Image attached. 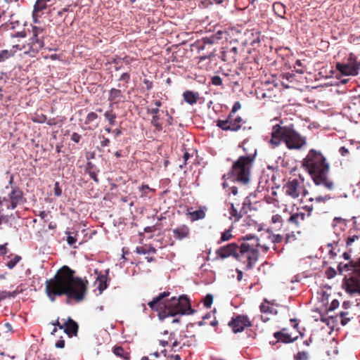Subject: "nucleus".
Here are the masks:
<instances>
[{
  "mask_svg": "<svg viewBox=\"0 0 360 360\" xmlns=\"http://www.w3.org/2000/svg\"><path fill=\"white\" fill-rule=\"evenodd\" d=\"M95 285L98 290V295H101L103 291L107 288L106 277L103 275H99L97 276Z\"/></svg>",
  "mask_w": 360,
  "mask_h": 360,
  "instance_id": "aec40b11",
  "label": "nucleus"
},
{
  "mask_svg": "<svg viewBox=\"0 0 360 360\" xmlns=\"http://www.w3.org/2000/svg\"><path fill=\"white\" fill-rule=\"evenodd\" d=\"M53 325H58L60 329H64V332L70 337L76 335L78 330L77 323L70 317H68L67 321L64 320L63 324H60L58 321H56Z\"/></svg>",
  "mask_w": 360,
  "mask_h": 360,
  "instance_id": "9b49d317",
  "label": "nucleus"
},
{
  "mask_svg": "<svg viewBox=\"0 0 360 360\" xmlns=\"http://www.w3.org/2000/svg\"><path fill=\"white\" fill-rule=\"evenodd\" d=\"M160 117L158 115H153L151 119L152 124L158 130H162V124L159 122Z\"/></svg>",
  "mask_w": 360,
  "mask_h": 360,
  "instance_id": "2f4dec72",
  "label": "nucleus"
},
{
  "mask_svg": "<svg viewBox=\"0 0 360 360\" xmlns=\"http://www.w3.org/2000/svg\"><path fill=\"white\" fill-rule=\"evenodd\" d=\"M353 59H355V56L353 54L349 56V63L347 64L338 63L336 65L338 71L343 75L345 76H356L358 73V67L356 68Z\"/></svg>",
  "mask_w": 360,
  "mask_h": 360,
  "instance_id": "9d476101",
  "label": "nucleus"
},
{
  "mask_svg": "<svg viewBox=\"0 0 360 360\" xmlns=\"http://www.w3.org/2000/svg\"><path fill=\"white\" fill-rule=\"evenodd\" d=\"M296 360H307V354L305 352H299L295 356Z\"/></svg>",
  "mask_w": 360,
  "mask_h": 360,
  "instance_id": "37998d69",
  "label": "nucleus"
},
{
  "mask_svg": "<svg viewBox=\"0 0 360 360\" xmlns=\"http://www.w3.org/2000/svg\"><path fill=\"white\" fill-rule=\"evenodd\" d=\"M149 112L150 114H152L153 115H158V112H159V108H151L150 110H149Z\"/></svg>",
  "mask_w": 360,
  "mask_h": 360,
  "instance_id": "6e6d98bb",
  "label": "nucleus"
},
{
  "mask_svg": "<svg viewBox=\"0 0 360 360\" xmlns=\"http://www.w3.org/2000/svg\"><path fill=\"white\" fill-rule=\"evenodd\" d=\"M184 101L189 105H193L197 103L198 99V94L191 91H186L184 94Z\"/></svg>",
  "mask_w": 360,
  "mask_h": 360,
  "instance_id": "a211bd4d",
  "label": "nucleus"
},
{
  "mask_svg": "<svg viewBox=\"0 0 360 360\" xmlns=\"http://www.w3.org/2000/svg\"><path fill=\"white\" fill-rule=\"evenodd\" d=\"M229 326L232 328L234 333L243 332L245 328L251 326V322L246 316L240 315L233 319Z\"/></svg>",
  "mask_w": 360,
  "mask_h": 360,
  "instance_id": "1a4fd4ad",
  "label": "nucleus"
},
{
  "mask_svg": "<svg viewBox=\"0 0 360 360\" xmlns=\"http://www.w3.org/2000/svg\"><path fill=\"white\" fill-rule=\"evenodd\" d=\"M349 321V319H342V320L341 321V323H342V325H345V324H347V323H348V321Z\"/></svg>",
  "mask_w": 360,
  "mask_h": 360,
  "instance_id": "774afa93",
  "label": "nucleus"
},
{
  "mask_svg": "<svg viewBox=\"0 0 360 360\" xmlns=\"http://www.w3.org/2000/svg\"><path fill=\"white\" fill-rule=\"evenodd\" d=\"M271 221L274 224H281L282 222V217L279 214H274L271 217Z\"/></svg>",
  "mask_w": 360,
  "mask_h": 360,
  "instance_id": "ea45409f",
  "label": "nucleus"
},
{
  "mask_svg": "<svg viewBox=\"0 0 360 360\" xmlns=\"http://www.w3.org/2000/svg\"><path fill=\"white\" fill-rule=\"evenodd\" d=\"M20 259L21 257L20 256L15 255L13 259H11L6 263V266L9 269H13L17 264V263L19 262Z\"/></svg>",
  "mask_w": 360,
  "mask_h": 360,
  "instance_id": "473e14b6",
  "label": "nucleus"
},
{
  "mask_svg": "<svg viewBox=\"0 0 360 360\" xmlns=\"http://www.w3.org/2000/svg\"><path fill=\"white\" fill-rule=\"evenodd\" d=\"M13 37H20V38H24L26 37V32L25 30H22V31H20V32H16Z\"/></svg>",
  "mask_w": 360,
  "mask_h": 360,
  "instance_id": "de8ad7c7",
  "label": "nucleus"
},
{
  "mask_svg": "<svg viewBox=\"0 0 360 360\" xmlns=\"http://www.w3.org/2000/svg\"><path fill=\"white\" fill-rule=\"evenodd\" d=\"M155 108H159L162 105V103L160 101H155L154 103Z\"/></svg>",
  "mask_w": 360,
  "mask_h": 360,
  "instance_id": "0e129e2a",
  "label": "nucleus"
},
{
  "mask_svg": "<svg viewBox=\"0 0 360 360\" xmlns=\"http://www.w3.org/2000/svg\"><path fill=\"white\" fill-rule=\"evenodd\" d=\"M240 254L245 257L248 259L247 268L251 269L254 264L258 259V250L255 247V244L249 243H243L240 247Z\"/></svg>",
  "mask_w": 360,
  "mask_h": 360,
  "instance_id": "6e6552de",
  "label": "nucleus"
},
{
  "mask_svg": "<svg viewBox=\"0 0 360 360\" xmlns=\"http://www.w3.org/2000/svg\"><path fill=\"white\" fill-rule=\"evenodd\" d=\"M54 195L59 197L62 195V189L59 186V183L56 181L54 185Z\"/></svg>",
  "mask_w": 360,
  "mask_h": 360,
  "instance_id": "e433bc0d",
  "label": "nucleus"
},
{
  "mask_svg": "<svg viewBox=\"0 0 360 360\" xmlns=\"http://www.w3.org/2000/svg\"><path fill=\"white\" fill-rule=\"evenodd\" d=\"M6 245L7 243H4L0 245V254L4 255L6 253Z\"/></svg>",
  "mask_w": 360,
  "mask_h": 360,
  "instance_id": "8fccbe9b",
  "label": "nucleus"
},
{
  "mask_svg": "<svg viewBox=\"0 0 360 360\" xmlns=\"http://www.w3.org/2000/svg\"><path fill=\"white\" fill-rule=\"evenodd\" d=\"M51 0H37L34 8V14L46 8L47 3Z\"/></svg>",
  "mask_w": 360,
  "mask_h": 360,
  "instance_id": "bb28decb",
  "label": "nucleus"
},
{
  "mask_svg": "<svg viewBox=\"0 0 360 360\" xmlns=\"http://www.w3.org/2000/svg\"><path fill=\"white\" fill-rule=\"evenodd\" d=\"M97 118V115L95 112H90L86 117V122H91L94 121Z\"/></svg>",
  "mask_w": 360,
  "mask_h": 360,
  "instance_id": "79ce46f5",
  "label": "nucleus"
},
{
  "mask_svg": "<svg viewBox=\"0 0 360 360\" xmlns=\"http://www.w3.org/2000/svg\"><path fill=\"white\" fill-rule=\"evenodd\" d=\"M55 345L57 348H63L65 346V342L64 340H58Z\"/></svg>",
  "mask_w": 360,
  "mask_h": 360,
  "instance_id": "603ef678",
  "label": "nucleus"
},
{
  "mask_svg": "<svg viewBox=\"0 0 360 360\" xmlns=\"http://www.w3.org/2000/svg\"><path fill=\"white\" fill-rule=\"evenodd\" d=\"M173 236L178 240H182L189 234V229L186 225H182L172 230Z\"/></svg>",
  "mask_w": 360,
  "mask_h": 360,
  "instance_id": "dca6fc26",
  "label": "nucleus"
},
{
  "mask_svg": "<svg viewBox=\"0 0 360 360\" xmlns=\"http://www.w3.org/2000/svg\"><path fill=\"white\" fill-rule=\"evenodd\" d=\"M274 337L278 341H281L284 343H290L294 342L297 336L292 337L288 332L286 329H283L279 332H276L274 333Z\"/></svg>",
  "mask_w": 360,
  "mask_h": 360,
  "instance_id": "ddd939ff",
  "label": "nucleus"
},
{
  "mask_svg": "<svg viewBox=\"0 0 360 360\" xmlns=\"http://www.w3.org/2000/svg\"><path fill=\"white\" fill-rule=\"evenodd\" d=\"M284 141L289 149H300L306 144L305 137L301 136L292 127V125L281 126L275 124L271 131L270 144L275 148Z\"/></svg>",
  "mask_w": 360,
  "mask_h": 360,
  "instance_id": "20e7f679",
  "label": "nucleus"
},
{
  "mask_svg": "<svg viewBox=\"0 0 360 360\" xmlns=\"http://www.w3.org/2000/svg\"><path fill=\"white\" fill-rule=\"evenodd\" d=\"M231 189V193L233 195H236L238 193V189L236 186H232Z\"/></svg>",
  "mask_w": 360,
  "mask_h": 360,
  "instance_id": "052dcab7",
  "label": "nucleus"
},
{
  "mask_svg": "<svg viewBox=\"0 0 360 360\" xmlns=\"http://www.w3.org/2000/svg\"><path fill=\"white\" fill-rule=\"evenodd\" d=\"M284 77H285L288 80H290L292 77V75L290 73L285 74Z\"/></svg>",
  "mask_w": 360,
  "mask_h": 360,
  "instance_id": "69168bd1",
  "label": "nucleus"
},
{
  "mask_svg": "<svg viewBox=\"0 0 360 360\" xmlns=\"http://www.w3.org/2000/svg\"><path fill=\"white\" fill-rule=\"evenodd\" d=\"M345 285L347 291L350 294L360 293V285L356 284L354 280L348 281Z\"/></svg>",
  "mask_w": 360,
  "mask_h": 360,
  "instance_id": "4be33fe9",
  "label": "nucleus"
},
{
  "mask_svg": "<svg viewBox=\"0 0 360 360\" xmlns=\"http://www.w3.org/2000/svg\"><path fill=\"white\" fill-rule=\"evenodd\" d=\"M333 226L335 229V231H342L345 230L347 226L346 221L341 217H335L333 220Z\"/></svg>",
  "mask_w": 360,
  "mask_h": 360,
  "instance_id": "b1692460",
  "label": "nucleus"
},
{
  "mask_svg": "<svg viewBox=\"0 0 360 360\" xmlns=\"http://www.w3.org/2000/svg\"><path fill=\"white\" fill-rule=\"evenodd\" d=\"M136 252L139 255H146V254L148 253V250H146V248L144 247L139 246V247H136Z\"/></svg>",
  "mask_w": 360,
  "mask_h": 360,
  "instance_id": "a19ab883",
  "label": "nucleus"
},
{
  "mask_svg": "<svg viewBox=\"0 0 360 360\" xmlns=\"http://www.w3.org/2000/svg\"><path fill=\"white\" fill-rule=\"evenodd\" d=\"M32 36L28 44L29 49L25 46L24 53L30 54L31 52L37 53L44 46V29L41 27L34 26L32 27Z\"/></svg>",
  "mask_w": 360,
  "mask_h": 360,
  "instance_id": "423d86ee",
  "label": "nucleus"
},
{
  "mask_svg": "<svg viewBox=\"0 0 360 360\" xmlns=\"http://www.w3.org/2000/svg\"><path fill=\"white\" fill-rule=\"evenodd\" d=\"M73 274L72 270L63 266L54 278L46 281V292L52 302L56 295H66L68 300L77 302L83 300L86 290V283Z\"/></svg>",
  "mask_w": 360,
  "mask_h": 360,
  "instance_id": "f257e3e1",
  "label": "nucleus"
},
{
  "mask_svg": "<svg viewBox=\"0 0 360 360\" xmlns=\"http://www.w3.org/2000/svg\"><path fill=\"white\" fill-rule=\"evenodd\" d=\"M212 83L215 86H220L222 84V79L219 76H214L212 78Z\"/></svg>",
  "mask_w": 360,
  "mask_h": 360,
  "instance_id": "58836bf2",
  "label": "nucleus"
},
{
  "mask_svg": "<svg viewBox=\"0 0 360 360\" xmlns=\"http://www.w3.org/2000/svg\"><path fill=\"white\" fill-rule=\"evenodd\" d=\"M188 214L191 216V221H197L199 219H202L205 217V212L204 208H200L193 212H188Z\"/></svg>",
  "mask_w": 360,
  "mask_h": 360,
  "instance_id": "5701e85b",
  "label": "nucleus"
},
{
  "mask_svg": "<svg viewBox=\"0 0 360 360\" xmlns=\"http://www.w3.org/2000/svg\"><path fill=\"white\" fill-rule=\"evenodd\" d=\"M104 116L111 125H115V120L116 117L114 114L107 111L105 112Z\"/></svg>",
  "mask_w": 360,
  "mask_h": 360,
  "instance_id": "f704fd0d",
  "label": "nucleus"
},
{
  "mask_svg": "<svg viewBox=\"0 0 360 360\" xmlns=\"http://www.w3.org/2000/svg\"><path fill=\"white\" fill-rule=\"evenodd\" d=\"M255 247H259L264 252H267L269 249L266 243H262L259 239H255Z\"/></svg>",
  "mask_w": 360,
  "mask_h": 360,
  "instance_id": "c9c22d12",
  "label": "nucleus"
},
{
  "mask_svg": "<svg viewBox=\"0 0 360 360\" xmlns=\"http://www.w3.org/2000/svg\"><path fill=\"white\" fill-rule=\"evenodd\" d=\"M22 49H25V45L21 47L19 44H16L13 46V49H15L14 51H13V50L1 51L0 52V62H3L5 60L11 57L12 56H13V54L16 52L17 50H22Z\"/></svg>",
  "mask_w": 360,
  "mask_h": 360,
  "instance_id": "f3484780",
  "label": "nucleus"
},
{
  "mask_svg": "<svg viewBox=\"0 0 360 360\" xmlns=\"http://www.w3.org/2000/svg\"><path fill=\"white\" fill-rule=\"evenodd\" d=\"M169 295V292H162L148 302V306L158 312V317L160 320L177 314H192L194 313V311L191 308L188 298L185 295L179 296V298L173 297L167 304H165L162 300Z\"/></svg>",
  "mask_w": 360,
  "mask_h": 360,
  "instance_id": "7ed1b4c3",
  "label": "nucleus"
},
{
  "mask_svg": "<svg viewBox=\"0 0 360 360\" xmlns=\"http://www.w3.org/2000/svg\"><path fill=\"white\" fill-rule=\"evenodd\" d=\"M283 190L287 195L293 199L298 198L300 196H304L307 194V191L302 179H293L289 181L283 187Z\"/></svg>",
  "mask_w": 360,
  "mask_h": 360,
  "instance_id": "0eeeda50",
  "label": "nucleus"
},
{
  "mask_svg": "<svg viewBox=\"0 0 360 360\" xmlns=\"http://www.w3.org/2000/svg\"><path fill=\"white\" fill-rule=\"evenodd\" d=\"M166 115L168 117L167 118V122L169 123V124H172V117L171 115H169V113L167 112V111H166Z\"/></svg>",
  "mask_w": 360,
  "mask_h": 360,
  "instance_id": "680f3d73",
  "label": "nucleus"
},
{
  "mask_svg": "<svg viewBox=\"0 0 360 360\" xmlns=\"http://www.w3.org/2000/svg\"><path fill=\"white\" fill-rule=\"evenodd\" d=\"M353 63H354V64L356 68L358 67V71H359V69H360V61L359 62H356V58H355L354 60L353 59Z\"/></svg>",
  "mask_w": 360,
  "mask_h": 360,
  "instance_id": "e2e57ef3",
  "label": "nucleus"
},
{
  "mask_svg": "<svg viewBox=\"0 0 360 360\" xmlns=\"http://www.w3.org/2000/svg\"><path fill=\"white\" fill-rule=\"evenodd\" d=\"M243 239L245 240H252V243L253 244L255 245V239H258L255 235H252V234H249V235H246Z\"/></svg>",
  "mask_w": 360,
  "mask_h": 360,
  "instance_id": "a18cd8bd",
  "label": "nucleus"
},
{
  "mask_svg": "<svg viewBox=\"0 0 360 360\" xmlns=\"http://www.w3.org/2000/svg\"><path fill=\"white\" fill-rule=\"evenodd\" d=\"M332 198H333V197L330 195L326 194L323 195H316L314 198H311L309 200L311 202H314L315 203L321 204V203H326L327 201H328L329 200H330Z\"/></svg>",
  "mask_w": 360,
  "mask_h": 360,
  "instance_id": "393cba45",
  "label": "nucleus"
},
{
  "mask_svg": "<svg viewBox=\"0 0 360 360\" xmlns=\"http://www.w3.org/2000/svg\"><path fill=\"white\" fill-rule=\"evenodd\" d=\"M4 327L6 328V332L11 331V330H12V326H11V325L9 323H6L4 324Z\"/></svg>",
  "mask_w": 360,
  "mask_h": 360,
  "instance_id": "13d9d810",
  "label": "nucleus"
},
{
  "mask_svg": "<svg viewBox=\"0 0 360 360\" xmlns=\"http://www.w3.org/2000/svg\"><path fill=\"white\" fill-rule=\"evenodd\" d=\"M129 79V75L128 73L127 72H124L123 73L121 77H120V79L121 80H124V81H128V79Z\"/></svg>",
  "mask_w": 360,
  "mask_h": 360,
  "instance_id": "864d4df0",
  "label": "nucleus"
},
{
  "mask_svg": "<svg viewBox=\"0 0 360 360\" xmlns=\"http://www.w3.org/2000/svg\"><path fill=\"white\" fill-rule=\"evenodd\" d=\"M237 273H238L237 279L238 281H240L243 278V272L240 270H237Z\"/></svg>",
  "mask_w": 360,
  "mask_h": 360,
  "instance_id": "bf43d9fd",
  "label": "nucleus"
},
{
  "mask_svg": "<svg viewBox=\"0 0 360 360\" xmlns=\"http://www.w3.org/2000/svg\"><path fill=\"white\" fill-rule=\"evenodd\" d=\"M233 124H239L240 125V123L242 122V119L240 117H237L234 119V120H232Z\"/></svg>",
  "mask_w": 360,
  "mask_h": 360,
  "instance_id": "4d7b16f0",
  "label": "nucleus"
},
{
  "mask_svg": "<svg viewBox=\"0 0 360 360\" xmlns=\"http://www.w3.org/2000/svg\"><path fill=\"white\" fill-rule=\"evenodd\" d=\"M66 234H68V237H67V242L69 245H73L77 240L76 238H75L73 236H70L68 233L66 232Z\"/></svg>",
  "mask_w": 360,
  "mask_h": 360,
  "instance_id": "c03bdc74",
  "label": "nucleus"
},
{
  "mask_svg": "<svg viewBox=\"0 0 360 360\" xmlns=\"http://www.w3.org/2000/svg\"><path fill=\"white\" fill-rule=\"evenodd\" d=\"M302 166L311 176L319 191L321 186L329 191L333 189V182L328 179L329 164L321 153L311 149L302 161Z\"/></svg>",
  "mask_w": 360,
  "mask_h": 360,
  "instance_id": "f03ea898",
  "label": "nucleus"
},
{
  "mask_svg": "<svg viewBox=\"0 0 360 360\" xmlns=\"http://www.w3.org/2000/svg\"><path fill=\"white\" fill-rule=\"evenodd\" d=\"M213 302V296L211 294H207L204 298V306L206 308H210Z\"/></svg>",
  "mask_w": 360,
  "mask_h": 360,
  "instance_id": "72a5a7b5",
  "label": "nucleus"
},
{
  "mask_svg": "<svg viewBox=\"0 0 360 360\" xmlns=\"http://www.w3.org/2000/svg\"><path fill=\"white\" fill-rule=\"evenodd\" d=\"M10 199L11 204L16 207V206L22 202V193L19 189H13L8 195Z\"/></svg>",
  "mask_w": 360,
  "mask_h": 360,
  "instance_id": "2eb2a0df",
  "label": "nucleus"
},
{
  "mask_svg": "<svg viewBox=\"0 0 360 360\" xmlns=\"http://www.w3.org/2000/svg\"><path fill=\"white\" fill-rule=\"evenodd\" d=\"M122 96V92L120 90L117 89H112L110 92L109 99L110 101H115L116 98Z\"/></svg>",
  "mask_w": 360,
  "mask_h": 360,
  "instance_id": "7c9ffc66",
  "label": "nucleus"
},
{
  "mask_svg": "<svg viewBox=\"0 0 360 360\" xmlns=\"http://www.w3.org/2000/svg\"><path fill=\"white\" fill-rule=\"evenodd\" d=\"M110 141L107 138H104L103 140L101 141V144L102 146L105 147L108 145Z\"/></svg>",
  "mask_w": 360,
  "mask_h": 360,
  "instance_id": "5fc2aeb1",
  "label": "nucleus"
},
{
  "mask_svg": "<svg viewBox=\"0 0 360 360\" xmlns=\"http://www.w3.org/2000/svg\"><path fill=\"white\" fill-rule=\"evenodd\" d=\"M305 217L306 214L304 212L295 213L290 217L288 221L298 227L300 223L305 219Z\"/></svg>",
  "mask_w": 360,
  "mask_h": 360,
  "instance_id": "6ab92c4d",
  "label": "nucleus"
},
{
  "mask_svg": "<svg viewBox=\"0 0 360 360\" xmlns=\"http://www.w3.org/2000/svg\"><path fill=\"white\" fill-rule=\"evenodd\" d=\"M229 214L230 217L229 218L231 219H233L234 221H238L241 218V214L240 212H238V210L234 207L233 204L231 205V207L229 209Z\"/></svg>",
  "mask_w": 360,
  "mask_h": 360,
  "instance_id": "cd10ccee",
  "label": "nucleus"
},
{
  "mask_svg": "<svg viewBox=\"0 0 360 360\" xmlns=\"http://www.w3.org/2000/svg\"><path fill=\"white\" fill-rule=\"evenodd\" d=\"M260 311L262 313L276 314L275 309L268 302H264L260 305Z\"/></svg>",
  "mask_w": 360,
  "mask_h": 360,
  "instance_id": "a878e982",
  "label": "nucleus"
},
{
  "mask_svg": "<svg viewBox=\"0 0 360 360\" xmlns=\"http://www.w3.org/2000/svg\"><path fill=\"white\" fill-rule=\"evenodd\" d=\"M267 239L270 240L272 243H278L282 240V236L279 234H273L271 233H268Z\"/></svg>",
  "mask_w": 360,
  "mask_h": 360,
  "instance_id": "c756f323",
  "label": "nucleus"
},
{
  "mask_svg": "<svg viewBox=\"0 0 360 360\" xmlns=\"http://www.w3.org/2000/svg\"><path fill=\"white\" fill-rule=\"evenodd\" d=\"M231 232L230 230H227L224 231L221 235V240L222 241H227L231 238Z\"/></svg>",
  "mask_w": 360,
  "mask_h": 360,
  "instance_id": "4c0bfd02",
  "label": "nucleus"
},
{
  "mask_svg": "<svg viewBox=\"0 0 360 360\" xmlns=\"http://www.w3.org/2000/svg\"><path fill=\"white\" fill-rule=\"evenodd\" d=\"M356 239H358L357 236H353L352 237L348 238L347 245H351Z\"/></svg>",
  "mask_w": 360,
  "mask_h": 360,
  "instance_id": "49530a36",
  "label": "nucleus"
},
{
  "mask_svg": "<svg viewBox=\"0 0 360 360\" xmlns=\"http://www.w3.org/2000/svg\"><path fill=\"white\" fill-rule=\"evenodd\" d=\"M217 126L223 130L237 131L240 128V125L239 124H233L231 118L226 120H219Z\"/></svg>",
  "mask_w": 360,
  "mask_h": 360,
  "instance_id": "4468645a",
  "label": "nucleus"
},
{
  "mask_svg": "<svg viewBox=\"0 0 360 360\" xmlns=\"http://www.w3.org/2000/svg\"><path fill=\"white\" fill-rule=\"evenodd\" d=\"M15 208L13 205L11 204L10 199L8 198L0 197V212H4L8 210H12Z\"/></svg>",
  "mask_w": 360,
  "mask_h": 360,
  "instance_id": "412c9836",
  "label": "nucleus"
},
{
  "mask_svg": "<svg viewBox=\"0 0 360 360\" xmlns=\"http://www.w3.org/2000/svg\"><path fill=\"white\" fill-rule=\"evenodd\" d=\"M254 157L240 156L232 166L231 171L224 175L232 181L247 184L250 181V169L254 162Z\"/></svg>",
  "mask_w": 360,
  "mask_h": 360,
  "instance_id": "39448f33",
  "label": "nucleus"
},
{
  "mask_svg": "<svg viewBox=\"0 0 360 360\" xmlns=\"http://www.w3.org/2000/svg\"><path fill=\"white\" fill-rule=\"evenodd\" d=\"M184 160H185V162H186V160L189 158V154L188 153H185L184 154Z\"/></svg>",
  "mask_w": 360,
  "mask_h": 360,
  "instance_id": "338daca9",
  "label": "nucleus"
},
{
  "mask_svg": "<svg viewBox=\"0 0 360 360\" xmlns=\"http://www.w3.org/2000/svg\"><path fill=\"white\" fill-rule=\"evenodd\" d=\"M114 354L117 356L123 358L125 360H129V356L128 353L124 352V350L121 347H117L113 350Z\"/></svg>",
  "mask_w": 360,
  "mask_h": 360,
  "instance_id": "c85d7f7f",
  "label": "nucleus"
},
{
  "mask_svg": "<svg viewBox=\"0 0 360 360\" xmlns=\"http://www.w3.org/2000/svg\"><path fill=\"white\" fill-rule=\"evenodd\" d=\"M237 248L238 247L236 243H230L219 248L217 253L221 258H226L231 255H234L236 258H238L239 255L236 253Z\"/></svg>",
  "mask_w": 360,
  "mask_h": 360,
  "instance_id": "f8f14e48",
  "label": "nucleus"
},
{
  "mask_svg": "<svg viewBox=\"0 0 360 360\" xmlns=\"http://www.w3.org/2000/svg\"><path fill=\"white\" fill-rule=\"evenodd\" d=\"M240 108H241L240 103L239 102H236L233 106L231 112H236L237 110L240 109Z\"/></svg>",
  "mask_w": 360,
  "mask_h": 360,
  "instance_id": "09e8293b",
  "label": "nucleus"
},
{
  "mask_svg": "<svg viewBox=\"0 0 360 360\" xmlns=\"http://www.w3.org/2000/svg\"><path fill=\"white\" fill-rule=\"evenodd\" d=\"M339 152H340V153L342 155L345 156V155H346L347 154H348L349 150H348V149H347V148H346L345 147L342 146V147H341V148H340Z\"/></svg>",
  "mask_w": 360,
  "mask_h": 360,
  "instance_id": "3c124183",
  "label": "nucleus"
}]
</instances>
